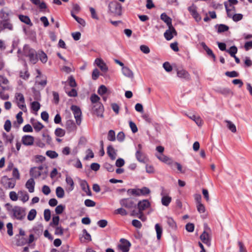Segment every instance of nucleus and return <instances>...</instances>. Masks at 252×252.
<instances>
[{"label": "nucleus", "mask_w": 252, "mask_h": 252, "mask_svg": "<svg viewBox=\"0 0 252 252\" xmlns=\"http://www.w3.org/2000/svg\"><path fill=\"white\" fill-rule=\"evenodd\" d=\"M25 56L29 58L30 62L33 64H35L38 61L37 53L36 51L31 48L29 45H25L23 48Z\"/></svg>", "instance_id": "nucleus-1"}, {"label": "nucleus", "mask_w": 252, "mask_h": 252, "mask_svg": "<svg viewBox=\"0 0 252 252\" xmlns=\"http://www.w3.org/2000/svg\"><path fill=\"white\" fill-rule=\"evenodd\" d=\"M10 216L13 219L22 220L25 218V210L22 207L18 206H15L13 207V213Z\"/></svg>", "instance_id": "nucleus-2"}, {"label": "nucleus", "mask_w": 252, "mask_h": 252, "mask_svg": "<svg viewBox=\"0 0 252 252\" xmlns=\"http://www.w3.org/2000/svg\"><path fill=\"white\" fill-rule=\"evenodd\" d=\"M109 12L116 16L122 15V6L117 1H111L108 4Z\"/></svg>", "instance_id": "nucleus-3"}, {"label": "nucleus", "mask_w": 252, "mask_h": 252, "mask_svg": "<svg viewBox=\"0 0 252 252\" xmlns=\"http://www.w3.org/2000/svg\"><path fill=\"white\" fill-rule=\"evenodd\" d=\"M16 180L14 178H9L7 176L1 178L0 184L5 189H13L16 185Z\"/></svg>", "instance_id": "nucleus-4"}, {"label": "nucleus", "mask_w": 252, "mask_h": 252, "mask_svg": "<svg viewBox=\"0 0 252 252\" xmlns=\"http://www.w3.org/2000/svg\"><path fill=\"white\" fill-rule=\"evenodd\" d=\"M120 204L122 207L127 209H132L136 206L134 199L131 197L121 199L120 200Z\"/></svg>", "instance_id": "nucleus-5"}, {"label": "nucleus", "mask_w": 252, "mask_h": 252, "mask_svg": "<svg viewBox=\"0 0 252 252\" xmlns=\"http://www.w3.org/2000/svg\"><path fill=\"white\" fill-rule=\"evenodd\" d=\"M15 98L17 100L18 107L24 112H26L27 109L25 104L24 95L20 93H16L15 94Z\"/></svg>", "instance_id": "nucleus-6"}, {"label": "nucleus", "mask_w": 252, "mask_h": 252, "mask_svg": "<svg viewBox=\"0 0 252 252\" xmlns=\"http://www.w3.org/2000/svg\"><path fill=\"white\" fill-rule=\"evenodd\" d=\"M25 235V231L22 228H20L19 234L15 235L16 245L17 246H23L28 242L27 239L24 237Z\"/></svg>", "instance_id": "nucleus-7"}, {"label": "nucleus", "mask_w": 252, "mask_h": 252, "mask_svg": "<svg viewBox=\"0 0 252 252\" xmlns=\"http://www.w3.org/2000/svg\"><path fill=\"white\" fill-rule=\"evenodd\" d=\"M30 174L32 178H37L40 176H42V179H45L47 176V171H44L42 172L39 171L37 168L35 167H33L31 168L30 171Z\"/></svg>", "instance_id": "nucleus-8"}, {"label": "nucleus", "mask_w": 252, "mask_h": 252, "mask_svg": "<svg viewBox=\"0 0 252 252\" xmlns=\"http://www.w3.org/2000/svg\"><path fill=\"white\" fill-rule=\"evenodd\" d=\"M103 111L104 107L100 102L94 104L92 108V113L97 117H102Z\"/></svg>", "instance_id": "nucleus-9"}, {"label": "nucleus", "mask_w": 252, "mask_h": 252, "mask_svg": "<svg viewBox=\"0 0 252 252\" xmlns=\"http://www.w3.org/2000/svg\"><path fill=\"white\" fill-rule=\"evenodd\" d=\"M71 110L72 111L74 118L76 120V123L78 125H80L81 122L82 112L80 108L76 105H72Z\"/></svg>", "instance_id": "nucleus-10"}, {"label": "nucleus", "mask_w": 252, "mask_h": 252, "mask_svg": "<svg viewBox=\"0 0 252 252\" xmlns=\"http://www.w3.org/2000/svg\"><path fill=\"white\" fill-rule=\"evenodd\" d=\"M168 27V29L166 30L164 33V36L167 40L169 41L173 38L174 35L176 36L177 35V32L173 26Z\"/></svg>", "instance_id": "nucleus-11"}, {"label": "nucleus", "mask_w": 252, "mask_h": 252, "mask_svg": "<svg viewBox=\"0 0 252 252\" xmlns=\"http://www.w3.org/2000/svg\"><path fill=\"white\" fill-rule=\"evenodd\" d=\"M120 241L121 244L118 245L119 249L121 250L122 252H128L131 246V243L129 241L124 238H121Z\"/></svg>", "instance_id": "nucleus-12"}, {"label": "nucleus", "mask_w": 252, "mask_h": 252, "mask_svg": "<svg viewBox=\"0 0 252 252\" xmlns=\"http://www.w3.org/2000/svg\"><path fill=\"white\" fill-rule=\"evenodd\" d=\"M142 146L141 144L137 145V150L135 153V157L136 159L140 162L145 163L146 161V157L145 154L142 152Z\"/></svg>", "instance_id": "nucleus-13"}, {"label": "nucleus", "mask_w": 252, "mask_h": 252, "mask_svg": "<svg viewBox=\"0 0 252 252\" xmlns=\"http://www.w3.org/2000/svg\"><path fill=\"white\" fill-rule=\"evenodd\" d=\"M188 9L196 21L199 22L201 20V18L197 11V7L194 4H192L191 6H189L188 8Z\"/></svg>", "instance_id": "nucleus-14"}, {"label": "nucleus", "mask_w": 252, "mask_h": 252, "mask_svg": "<svg viewBox=\"0 0 252 252\" xmlns=\"http://www.w3.org/2000/svg\"><path fill=\"white\" fill-rule=\"evenodd\" d=\"M225 8L227 12V16L229 18H232L233 20L235 22H237L240 20H241L243 19V15L242 14L238 13V14H235L233 16L230 13V11L231 9H229L227 7V4L226 2H224V3Z\"/></svg>", "instance_id": "nucleus-15"}, {"label": "nucleus", "mask_w": 252, "mask_h": 252, "mask_svg": "<svg viewBox=\"0 0 252 252\" xmlns=\"http://www.w3.org/2000/svg\"><path fill=\"white\" fill-rule=\"evenodd\" d=\"M177 76L181 79H183L186 81H190L191 77L189 73L186 70L184 69H177Z\"/></svg>", "instance_id": "nucleus-16"}, {"label": "nucleus", "mask_w": 252, "mask_h": 252, "mask_svg": "<svg viewBox=\"0 0 252 252\" xmlns=\"http://www.w3.org/2000/svg\"><path fill=\"white\" fill-rule=\"evenodd\" d=\"M151 206L150 202L147 199H143L139 201L137 204V208L138 212H141L146 209L149 208Z\"/></svg>", "instance_id": "nucleus-17"}, {"label": "nucleus", "mask_w": 252, "mask_h": 252, "mask_svg": "<svg viewBox=\"0 0 252 252\" xmlns=\"http://www.w3.org/2000/svg\"><path fill=\"white\" fill-rule=\"evenodd\" d=\"M200 239L202 242L208 246H210L211 238L208 233L204 231L200 236Z\"/></svg>", "instance_id": "nucleus-18"}, {"label": "nucleus", "mask_w": 252, "mask_h": 252, "mask_svg": "<svg viewBox=\"0 0 252 252\" xmlns=\"http://www.w3.org/2000/svg\"><path fill=\"white\" fill-rule=\"evenodd\" d=\"M200 44L203 49L206 52L207 55L209 57L212 58L214 62H215L216 60V57L213 51L206 45L204 42H202Z\"/></svg>", "instance_id": "nucleus-19"}, {"label": "nucleus", "mask_w": 252, "mask_h": 252, "mask_svg": "<svg viewBox=\"0 0 252 252\" xmlns=\"http://www.w3.org/2000/svg\"><path fill=\"white\" fill-rule=\"evenodd\" d=\"M95 63L103 72L107 71L108 68L104 61L100 58H96L95 60Z\"/></svg>", "instance_id": "nucleus-20"}, {"label": "nucleus", "mask_w": 252, "mask_h": 252, "mask_svg": "<svg viewBox=\"0 0 252 252\" xmlns=\"http://www.w3.org/2000/svg\"><path fill=\"white\" fill-rule=\"evenodd\" d=\"M33 141L34 138L31 135H24L22 138V142L24 145H32L33 144Z\"/></svg>", "instance_id": "nucleus-21"}, {"label": "nucleus", "mask_w": 252, "mask_h": 252, "mask_svg": "<svg viewBox=\"0 0 252 252\" xmlns=\"http://www.w3.org/2000/svg\"><path fill=\"white\" fill-rule=\"evenodd\" d=\"M66 128L69 132H74L76 130L77 126L73 120H69L66 121Z\"/></svg>", "instance_id": "nucleus-22"}, {"label": "nucleus", "mask_w": 252, "mask_h": 252, "mask_svg": "<svg viewBox=\"0 0 252 252\" xmlns=\"http://www.w3.org/2000/svg\"><path fill=\"white\" fill-rule=\"evenodd\" d=\"M215 91L217 93L221 94L225 96H228L232 94L230 89L228 88L219 87L215 90Z\"/></svg>", "instance_id": "nucleus-23"}, {"label": "nucleus", "mask_w": 252, "mask_h": 252, "mask_svg": "<svg viewBox=\"0 0 252 252\" xmlns=\"http://www.w3.org/2000/svg\"><path fill=\"white\" fill-rule=\"evenodd\" d=\"M35 182L33 178L29 179L26 182L25 186L30 192H33L34 190Z\"/></svg>", "instance_id": "nucleus-24"}, {"label": "nucleus", "mask_w": 252, "mask_h": 252, "mask_svg": "<svg viewBox=\"0 0 252 252\" xmlns=\"http://www.w3.org/2000/svg\"><path fill=\"white\" fill-rule=\"evenodd\" d=\"M107 153L112 160H114L116 158L117 154L114 148L111 145L107 147Z\"/></svg>", "instance_id": "nucleus-25"}, {"label": "nucleus", "mask_w": 252, "mask_h": 252, "mask_svg": "<svg viewBox=\"0 0 252 252\" xmlns=\"http://www.w3.org/2000/svg\"><path fill=\"white\" fill-rule=\"evenodd\" d=\"M19 20L23 23L29 25L30 27L32 26L33 24L29 16L24 15H19L18 16Z\"/></svg>", "instance_id": "nucleus-26"}, {"label": "nucleus", "mask_w": 252, "mask_h": 252, "mask_svg": "<svg viewBox=\"0 0 252 252\" xmlns=\"http://www.w3.org/2000/svg\"><path fill=\"white\" fill-rule=\"evenodd\" d=\"M122 72L124 75L130 78H133L134 77L133 72L127 66H123L122 68Z\"/></svg>", "instance_id": "nucleus-27"}, {"label": "nucleus", "mask_w": 252, "mask_h": 252, "mask_svg": "<svg viewBox=\"0 0 252 252\" xmlns=\"http://www.w3.org/2000/svg\"><path fill=\"white\" fill-rule=\"evenodd\" d=\"M160 19L166 24L168 27L172 26V19L165 13H163L161 14Z\"/></svg>", "instance_id": "nucleus-28"}, {"label": "nucleus", "mask_w": 252, "mask_h": 252, "mask_svg": "<svg viewBox=\"0 0 252 252\" xmlns=\"http://www.w3.org/2000/svg\"><path fill=\"white\" fill-rule=\"evenodd\" d=\"M33 121H34V119L33 118H32L31 119V122L32 123L35 131L38 132L43 128L44 126L40 122H36L33 123Z\"/></svg>", "instance_id": "nucleus-29"}, {"label": "nucleus", "mask_w": 252, "mask_h": 252, "mask_svg": "<svg viewBox=\"0 0 252 252\" xmlns=\"http://www.w3.org/2000/svg\"><path fill=\"white\" fill-rule=\"evenodd\" d=\"M37 57L42 63H45L47 62V56L42 50H39L38 51Z\"/></svg>", "instance_id": "nucleus-30"}, {"label": "nucleus", "mask_w": 252, "mask_h": 252, "mask_svg": "<svg viewBox=\"0 0 252 252\" xmlns=\"http://www.w3.org/2000/svg\"><path fill=\"white\" fill-rule=\"evenodd\" d=\"M25 71H20V77L25 80H27L30 77V74L28 71V66L26 63L25 64Z\"/></svg>", "instance_id": "nucleus-31"}, {"label": "nucleus", "mask_w": 252, "mask_h": 252, "mask_svg": "<svg viewBox=\"0 0 252 252\" xmlns=\"http://www.w3.org/2000/svg\"><path fill=\"white\" fill-rule=\"evenodd\" d=\"M82 189L83 191L86 192L87 194L89 196L92 195V192L90 189L89 186L87 182L85 181L81 184Z\"/></svg>", "instance_id": "nucleus-32"}, {"label": "nucleus", "mask_w": 252, "mask_h": 252, "mask_svg": "<svg viewBox=\"0 0 252 252\" xmlns=\"http://www.w3.org/2000/svg\"><path fill=\"white\" fill-rule=\"evenodd\" d=\"M8 79L1 75H0V86L3 90H7L9 89L8 87L3 86V85H6L8 83Z\"/></svg>", "instance_id": "nucleus-33"}, {"label": "nucleus", "mask_w": 252, "mask_h": 252, "mask_svg": "<svg viewBox=\"0 0 252 252\" xmlns=\"http://www.w3.org/2000/svg\"><path fill=\"white\" fill-rule=\"evenodd\" d=\"M9 13L6 12L2 9L0 11V18L1 19L0 21L6 22V21H10Z\"/></svg>", "instance_id": "nucleus-34"}, {"label": "nucleus", "mask_w": 252, "mask_h": 252, "mask_svg": "<svg viewBox=\"0 0 252 252\" xmlns=\"http://www.w3.org/2000/svg\"><path fill=\"white\" fill-rule=\"evenodd\" d=\"M155 227L157 233V239L159 240L161 239V235L162 234V227L158 223L156 224Z\"/></svg>", "instance_id": "nucleus-35"}, {"label": "nucleus", "mask_w": 252, "mask_h": 252, "mask_svg": "<svg viewBox=\"0 0 252 252\" xmlns=\"http://www.w3.org/2000/svg\"><path fill=\"white\" fill-rule=\"evenodd\" d=\"M167 223L170 228H171L172 230H175L177 229V226L176 223L172 218L168 217L167 220Z\"/></svg>", "instance_id": "nucleus-36"}, {"label": "nucleus", "mask_w": 252, "mask_h": 252, "mask_svg": "<svg viewBox=\"0 0 252 252\" xmlns=\"http://www.w3.org/2000/svg\"><path fill=\"white\" fill-rule=\"evenodd\" d=\"M189 117L194 121L198 126H201L202 125V120L199 116H196L195 115H192L189 116Z\"/></svg>", "instance_id": "nucleus-37"}, {"label": "nucleus", "mask_w": 252, "mask_h": 252, "mask_svg": "<svg viewBox=\"0 0 252 252\" xmlns=\"http://www.w3.org/2000/svg\"><path fill=\"white\" fill-rule=\"evenodd\" d=\"M2 136L5 140V143L6 144L8 143L12 144L13 143L14 137L13 134H11L10 135H8L7 134L4 132L2 134Z\"/></svg>", "instance_id": "nucleus-38"}, {"label": "nucleus", "mask_w": 252, "mask_h": 252, "mask_svg": "<svg viewBox=\"0 0 252 252\" xmlns=\"http://www.w3.org/2000/svg\"><path fill=\"white\" fill-rule=\"evenodd\" d=\"M0 24L2 25V29H7L9 30L12 31L13 30V25L10 22V21H6V22L0 21Z\"/></svg>", "instance_id": "nucleus-39"}, {"label": "nucleus", "mask_w": 252, "mask_h": 252, "mask_svg": "<svg viewBox=\"0 0 252 252\" xmlns=\"http://www.w3.org/2000/svg\"><path fill=\"white\" fill-rule=\"evenodd\" d=\"M18 194L21 196V200L23 202H27L29 199L28 193L26 191L20 190L18 191Z\"/></svg>", "instance_id": "nucleus-40"}, {"label": "nucleus", "mask_w": 252, "mask_h": 252, "mask_svg": "<svg viewBox=\"0 0 252 252\" xmlns=\"http://www.w3.org/2000/svg\"><path fill=\"white\" fill-rule=\"evenodd\" d=\"M172 198L169 196H163L161 198V203L163 206H168L171 202Z\"/></svg>", "instance_id": "nucleus-41"}, {"label": "nucleus", "mask_w": 252, "mask_h": 252, "mask_svg": "<svg viewBox=\"0 0 252 252\" xmlns=\"http://www.w3.org/2000/svg\"><path fill=\"white\" fill-rule=\"evenodd\" d=\"M57 196L59 198H62L64 196V191L61 187H58L56 189Z\"/></svg>", "instance_id": "nucleus-42"}, {"label": "nucleus", "mask_w": 252, "mask_h": 252, "mask_svg": "<svg viewBox=\"0 0 252 252\" xmlns=\"http://www.w3.org/2000/svg\"><path fill=\"white\" fill-rule=\"evenodd\" d=\"M138 191H139V196L147 195L149 194L151 192L150 189L146 187H143L141 189H138Z\"/></svg>", "instance_id": "nucleus-43"}, {"label": "nucleus", "mask_w": 252, "mask_h": 252, "mask_svg": "<svg viewBox=\"0 0 252 252\" xmlns=\"http://www.w3.org/2000/svg\"><path fill=\"white\" fill-rule=\"evenodd\" d=\"M36 215V211L34 209H31L28 215L27 218L29 220H32L34 219Z\"/></svg>", "instance_id": "nucleus-44"}, {"label": "nucleus", "mask_w": 252, "mask_h": 252, "mask_svg": "<svg viewBox=\"0 0 252 252\" xmlns=\"http://www.w3.org/2000/svg\"><path fill=\"white\" fill-rule=\"evenodd\" d=\"M237 48L235 46H232L229 49L226 50V52L228 53L232 57L235 56V54L237 52Z\"/></svg>", "instance_id": "nucleus-45"}, {"label": "nucleus", "mask_w": 252, "mask_h": 252, "mask_svg": "<svg viewBox=\"0 0 252 252\" xmlns=\"http://www.w3.org/2000/svg\"><path fill=\"white\" fill-rule=\"evenodd\" d=\"M127 193L129 195H132L136 196H139L138 189H127Z\"/></svg>", "instance_id": "nucleus-46"}, {"label": "nucleus", "mask_w": 252, "mask_h": 252, "mask_svg": "<svg viewBox=\"0 0 252 252\" xmlns=\"http://www.w3.org/2000/svg\"><path fill=\"white\" fill-rule=\"evenodd\" d=\"M226 122L227 123V126L228 129L233 133L236 132L237 130L235 125L230 121H226Z\"/></svg>", "instance_id": "nucleus-47"}, {"label": "nucleus", "mask_w": 252, "mask_h": 252, "mask_svg": "<svg viewBox=\"0 0 252 252\" xmlns=\"http://www.w3.org/2000/svg\"><path fill=\"white\" fill-rule=\"evenodd\" d=\"M218 33H221L224 32H226L228 30L229 27L224 24H220L218 25Z\"/></svg>", "instance_id": "nucleus-48"}, {"label": "nucleus", "mask_w": 252, "mask_h": 252, "mask_svg": "<svg viewBox=\"0 0 252 252\" xmlns=\"http://www.w3.org/2000/svg\"><path fill=\"white\" fill-rule=\"evenodd\" d=\"M107 139L110 141H114L116 140L115 132L113 130H110L108 131Z\"/></svg>", "instance_id": "nucleus-49"}, {"label": "nucleus", "mask_w": 252, "mask_h": 252, "mask_svg": "<svg viewBox=\"0 0 252 252\" xmlns=\"http://www.w3.org/2000/svg\"><path fill=\"white\" fill-rule=\"evenodd\" d=\"M40 108V103L36 101H33L31 103V109L37 112L39 110V109Z\"/></svg>", "instance_id": "nucleus-50"}, {"label": "nucleus", "mask_w": 252, "mask_h": 252, "mask_svg": "<svg viewBox=\"0 0 252 252\" xmlns=\"http://www.w3.org/2000/svg\"><path fill=\"white\" fill-rule=\"evenodd\" d=\"M65 134V130L61 128H57L55 131V134L58 137H63Z\"/></svg>", "instance_id": "nucleus-51"}, {"label": "nucleus", "mask_w": 252, "mask_h": 252, "mask_svg": "<svg viewBox=\"0 0 252 252\" xmlns=\"http://www.w3.org/2000/svg\"><path fill=\"white\" fill-rule=\"evenodd\" d=\"M68 85L72 88L75 87L77 86L75 80L73 76H70L67 79Z\"/></svg>", "instance_id": "nucleus-52"}, {"label": "nucleus", "mask_w": 252, "mask_h": 252, "mask_svg": "<svg viewBox=\"0 0 252 252\" xmlns=\"http://www.w3.org/2000/svg\"><path fill=\"white\" fill-rule=\"evenodd\" d=\"M107 92V88L106 87L103 85H101L98 89L97 93L100 95H102L106 94Z\"/></svg>", "instance_id": "nucleus-53"}, {"label": "nucleus", "mask_w": 252, "mask_h": 252, "mask_svg": "<svg viewBox=\"0 0 252 252\" xmlns=\"http://www.w3.org/2000/svg\"><path fill=\"white\" fill-rule=\"evenodd\" d=\"M46 155L51 158H55L58 157V154L56 152L51 150L47 151Z\"/></svg>", "instance_id": "nucleus-54"}, {"label": "nucleus", "mask_w": 252, "mask_h": 252, "mask_svg": "<svg viewBox=\"0 0 252 252\" xmlns=\"http://www.w3.org/2000/svg\"><path fill=\"white\" fill-rule=\"evenodd\" d=\"M65 208V205L60 204L57 206L55 209V212L57 215L61 214Z\"/></svg>", "instance_id": "nucleus-55"}, {"label": "nucleus", "mask_w": 252, "mask_h": 252, "mask_svg": "<svg viewBox=\"0 0 252 252\" xmlns=\"http://www.w3.org/2000/svg\"><path fill=\"white\" fill-rule=\"evenodd\" d=\"M115 214H120L122 216H125L127 215V212L125 209L123 208H120L116 209L115 211Z\"/></svg>", "instance_id": "nucleus-56"}, {"label": "nucleus", "mask_w": 252, "mask_h": 252, "mask_svg": "<svg viewBox=\"0 0 252 252\" xmlns=\"http://www.w3.org/2000/svg\"><path fill=\"white\" fill-rule=\"evenodd\" d=\"M84 204L86 206L88 207H92L95 206V202L90 199H87L85 200Z\"/></svg>", "instance_id": "nucleus-57"}, {"label": "nucleus", "mask_w": 252, "mask_h": 252, "mask_svg": "<svg viewBox=\"0 0 252 252\" xmlns=\"http://www.w3.org/2000/svg\"><path fill=\"white\" fill-rule=\"evenodd\" d=\"M225 75L228 77L233 78V77H238L239 74L236 71H226L225 73Z\"/></svg>", "instance_id": "nucleus-58"}, {"label": "nucleus", "mask_w": 252, "mask_h": 252, "mask_svg": "<svg viewBox=\"0 0 252 252\" xmlns=\"http://www.w3.org/2000/svg\"><path fill=\"white\" fill-rule=\"evenodd\" d=\"M66 183L70 185V187L69 189L72 190L74 189V182L70 177H66L65 179Z\"/></svg>", "instance_id": "nucleus-59"}, {"label": "nucleus", "mask_w": 252, "mask_h": 252, "mask_svg": "<svg viewBox=\"0 0 252 252\" xmlns=\"http://www.w3.org/2000/svg\"><path fill=\"white\" fill-rule=\"evenodd\" d=\"M11 127V123L9 120L5 121L4 125V129L7 132L10 131Z\"/></svg>", "instance_id": "nucleus-60"}, {"label": "nucleus", "mask_w": 252, "mask_h": 252, "mask_svg": "<svg viewBox=\"0 0 252 252\" xmlns=\"http://www.w3.org/2000/svg\"><path fill=\"white\" fill-rule=\"evenodd\" d=\"M83 234V237L84 239L87 241H91L92 238L91 235L88 232L86 229H84L82 231Z\"/></svg>", "instance_id": "nucleus-61"}, {"label": "nucleus", "mask_w": 252, "mask_h": 252, "mask_svg": "<svg viewBox=\"0 0 252 252\" xmlns=\"http://www.w3.org/2000/svg\"><path fill=\"white\" fill-rule=\"evenodd\" d=\"M44 217L46 221H48L51 218V211L49 209H45L44 211Z\"/></svg>", "instance_id": "nucleus-62"}, {"label": "nucleus", "mask_w": 252, "mask_h": 252, "mask_svg": "<svg viewBox=\"0 0 252 252\" xmlns=\"http://www.w3.org/2000/svg\"><path fill=\"white\" fill-rule=\"evenodd\" d=\"M90 99L93 103L96 104L98 103V101L100 100V97L95 94H94L91 96Z\"/></svg>", "instance_id": "nucleus-63"}, {"label": "nucleus", "mask_w": 252, "mask_h": 252, "mask_svg": "<svg viewBox=\"0 0 252 252\" xmlns=\"http://www.w3.org/2000/svg\"><path fill=\"white\" fill-rule=\"evenodd\" d=\"M129 125L130 129L133 133H135L138 131L137 127L136 126V124L134 122L130 121L129 122Z\"/></svg>", "instance_id": "nucleus-64"}]
</instances>
